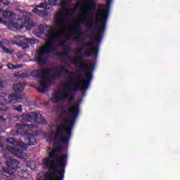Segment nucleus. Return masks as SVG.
<instances>
[{
	"label": "nucleus",
	"instance_id": "obj_41",
	"mask_svg": "<svg viewBox=\"0 0 180 180\" xmlns=\"http://www.w3.org/2000/svg\"><path fill=\"white\" fill-rule=\"evenodd\" d=\"M20 77H21L22 78H23V77H22V74L20 75Z\"/></svg>",
	"mask_w": 180,
	"mask_h": 180
},
{
	"label": "nucleus",
	"instance_id": "obj_24",
	"mask_svg": "<svg viewBox=\"0 0 180 180\" xmlns=\"http://www.w3.org/2000/svg\"><path fill=\"white\" fill-rule=\"evenodd\" d=\"M1 49L4 53H6V54H13V51H9V49L5 46H2Z\"/></svg>",
	"mask_w": 180,
	"mask_h": 180
},
{
	"label": "nucleus",
	"instance_id": "obj_17",
	"mask_svg": "<svg viewBox=\"0 0 180 180\" xmlns=\"http://www.w3.org/2000/svg\"><path fill=\"white\" fill-rule=\"evenodd\" d=\"M6 148L8 151H12L14 155H15L16 157H20V155H22V153H20L19 149H15L13 147L11 146H7Z\"/></svg>",
	"mask_w": 180,
	"mask_h": 180
},
{
	"label": "nucleus",
	"instance_id": "obj_10",
	"mask_svg": "<svg viewBox=\"0 0 180 180\" xmlns=\"http://www.w3.org/2000/svg\"><path fill=\"white\" fill-rule=\"evenodd\" d=\"M73 34H76L75 41L77 44H82V40L85 37V33L82 32L81 25L78 24L73 31Z\"/></svg>",
	"mask_w": 180,
	"mask_h": 180
},
{
	"label": "nucleus",
	"instance_id": "obj_30",
	"mask_svg": "<svg viewBox=\"0 0 180 180\" xmlns=\"http://www.w3.org/2000/svg\"><path fill=\"white\" fill-rule=\"evenodd\" d=\"M22 178H27V176H29V173H27V172L23 171L22 172Z\"/></svg>",
	"mask_w": 180,
	"mask_h": 180
},
{
	"label": "nucleus",
	"instance_id": "obj_34",
	"mask_svg": "<svg viewBox=\"0 0 180 180\" xmlns=\"http://www.w3.org/2000/svg\"><path fill=\"white\" fill-rule=\"evenodd\" d=\"M14 39H22V36H20V35L15 36Z\"/></svg>",
	"mask_w": 180,
	"mask_h": 180
},
{
	"label": "nucleus",
	"instance_id": "obj_16",
	"mask_svg": "<svg viewBox=\"0 0 180 180\" xmlns=\"http://www.w3.org/2000/svg\"><path fill=\"white\" fill-rule=\"evenodd\" d=\"M73 0H59V4L60 5L61 9L65 11V7L68 6L69 4H71Z\"/></svg>",
	"mask_w": 180,
	"mask_h": 180
},
{
	"label": "nucleus",
	"instance_id": "obj_37",
	"mask_svg": "<svg viewBox=\"0 0 180 180\" xmlns=\"http://www.w3.org/2000/svg\"><path fill=\"white\" fill-rule=\"evenodd\" d=\"M2 68H4V65H2L0 63V70H2Z\"/></svg>",
	"mask_w": 180,
	"mask_h": 180
},
{
	"label": "nucleus",
	"instance_id": "obj_44",
	"mask_svg": "<svg viewBox=\"0 0 180 180\" xmlns=\"http://www.w3.org/2000/svg\"><path fill=\"white\" fill-rule=\"evenodd\" d=\"M38 180H40V179H38Z\"/></svg>",
	"mask_w": 180,
	"mask_h": 180
},
{
	"label": "nucleus",
	"instance_id": "obj_13",
	"mask_svg": "<svg viewBox=\"0 0 180 180\" xmlns=\"http://www.w3.org/2000/svg\"><path fill=\"white\" fill-rule=\"evenodd\" d=\"M99 53V49L98 48L92 46L91 50H88L84 52V57H98Z\"/></svg>",
	"mask_w": 180,
	"mask_h": 180
},
{
	"label": "nucleus",
	"instance_id": "obj_38",
	"mask_svg": "<svg viewBox=\"0 0 180 180\" xmlns=\"http://www.w3.org/2000/svg\"><path fill=\"white\" fill-rule=\"evenodd\" d=\"M0 23H2V18H0Z\"/></svg>",
	"mask_w": 180,
	"mask_h": 180
},
{
	"label": "nucleus",
	"instance_id": "obj_5",
	"mask_svg": "<svg viewBox=\"0 0 180 180\" xmlns=\"http://www.w3.org/2000/svg\"><path fill=\"white\" fill-rule=\"evenodd\" d=\"M67 67H68V65H61L59 68V70L55 74L51 73L54 72L51 68H39L32 71L31 75H32L34 78L39 79L41 88H39L38 91L41 94H44L46 90L48 89V88H50V81H51V79H57L60 78V76L64 74V71Z\"/></svg>",
	"mask_w": 180,
	"mask_h": 180
},
{
	"label": "nucleus",
	"instance_id": "obj_12",
	"mask_svg": "<svg viewBox=\"0 0 180 180\" xmlns=\"http://www.w3.org/2000/svg\"><path fill=\"white\" fill-rule=\"evenodd\" d=\"M30 116V119L31 122H34V123H37V124H47V120L46 119L42 118L41 116L39 118V114L37 112H32L28 114Z\"/></svg>",
	"mask_w": 180,
	"mask_h": 180
},
{
	"label": "nucleus",
	"instance_id": "obj_33",
	"mask_svg": "<svg viewBox=\"0 0 180 180\" xmlns=\"http://www.w3.org/2000/svg\"><path fill=\"white\" fill-rule=\"evenodd\" d=\"M66 44H67V42L64 41L62 43H60V46H61V47H64L66 46Z\"/></svg>",
	"mask_w": 180,
	"mask_h": 180
},
{
	"label": "nucleus",
	"instance_id": "obj_18",
	"mask_svg": "<svg viewBox=\"0 0 180 180\" xmlns=\"http://www.w3.org/2000/svg\"><path fill=\"white\" fill-rule=\"evenodd\" d=\"M13 15L14 13L12 11H6L3 12V18H4V19H10Z\"/></svg>",
	"mask_w": 180,
	"mask_h": 180
},
{
	"label": "nucleus",
	"instance_id": "obj_1",
	"mask_svg": "<svg viewBox=\"0 0 180 180\" xmlns=\"http://www.w3.org/2000/svg\"><path fill=\"white\" fill-rule=\"evenodd\" d=\"M80 103L81 100L68 109L69 114L68 117H65L61 120V124L58 126L55 132L53 140L58 141L55 144L62 143L65 146L59 145L57 148H53L52 150L49 153L48 157L42 160L44 167L48 168V171L56 172L58 175L65 174L68 155L64 154L59 158L58 153H61L63 150H65L68 147V143L72 135V129H74L77 119L79 115Z\"/></svg>",
	"mask_w": 180,
	"mask_h": 180
},
{
	"label": "nucleus",
	"instance_id": "obj_2",
	"mask_svg": "<svg viewBox=\"0 0 180 180\" xmlns=\"http://www.w3.org/2000/svg\"><path fill=\"white\" fill-rule=\"evenodd\" d=\"M72 51L71 46H67L62 53H56V56L60 58L63 57H67L66 60L70 61L71 64L77 65V64H82L79 66L77 72H84L86 74L84 75L86 81L84 82L77 80V84H74V78H68L69 86L65 84H63L62 86L65 88L63 94H61V90H58L55 95V98H52L53 103H58V101H67L68 99V92L69 94H73V92H77L78 91H85L88 88H89V84L91 81H92V72L95 70V65L94 63H84L85 60L82 56L79 55L76 58H72L70 56V53Z\"/></svg>",
	"mask_w": 180,
	"mask_h": 180
},
{
	"label": "nucleus",
	"instance_id": "obj_43",
	"mask_svg": "<svg viewBox=\"0 0 180 180\" xmlns=\"http://www.w3.org/2000/svg\"><path fill=\"white\" fill-rule=\"evenodd\" d=\"M32 1H36V0H32Z\"/></svg>",
	"mask_w": 180,
	"mask_h": 180
},
{
	"label": "nucleus",
	"instance_id": "obj_3",
	"mask_svg": "<svg viewBox=\"0 0 180 180\" xmlns=\"http://www.w3.org/2000/svg\"><path fill=\"white\" fill-rule=\"evenodd\" d=\"M67 20H68V14L60 11L55 16L54 21L56 26L60 29L59 32L54 31V27L51 26H39V33L46 36L47 41L35 53L34 62L37 63L39 67H43V65L47 64V58L45 56L46 54H51L57 50L54 44L65 34V27L68 25Z\"/></svg>",
	"mask_w": 180,
	"mask_h": 180
},
{
	"label": "nucleus",
	"instance_id": "obj_6",
	"mask_svg": "<svg viewBox=\"0 0 180 180\" xmlns=\"http://www.w3.org/2000/svg\"><path fill=\"white\" fill-rule=\"evenodd\" d=\"M18 134H21L25 139V143L22 141H16V139L13 138L7 139V143L11 144L12 146H18V147H21L24 151L27 150V146H37V140L36 139V136L27 131H24L23 127L18 128L17 129Z\"/></svg>",
	"mask_w": 180,
	"mask_h": 180
},
{
	"label": "nucleus",
	"instance_id": "obj_21",
	"mask_svg": "<svg viewBox=\"0 0 180 180\" xmlns=\"http://www.w3.org/2000/svg\"><path fill=\"white\" fill-rule=\"evenodd\" d=\"M23 105H18V106H13V110L14 112H18V113H22L23 112Z\"/></svg>",
	"mask_w": 180,
	"mask_h": 180
},
{
	"label": "nucleus",
	"instance_id": "obj_23",
	"mask_svg": "<svg viewBox=\"0 0 180 180\" xmlns=\"http://www.w3.org/2000/svg\"><path fill=\"white\" fill-rule=\"evenodd\" d=\"M63 74H65V75H68L69 77H74L75 75V73L70 71L68 69H65Z\"/></svg>",
	"mask_w": 180,
	"mask_h": 180
},
{
	"label": "nucleus",
	"instance_id": "obj_29",
	"mask_svg": "<svg viewBox=\"0 0 180 180\" xmlns=\"http://www.w3.org/2000/svg\"><path fill=\"white\" fill-rule=\"evenodd\" d=\"M67 99H68L69 102L71 103L74 101V99H75V96H72L69 97L68 93V98Z\"/></svg>",
	"mask_w": 180,
	"mask_h": 180
},
{
	"label": "nucleus",
	"instance_id": "obj_25",
	"mask_svg": "<svg viewBox=\"0 0 180 180\" xmlns=\"http://www.w3.org/2000/svg\"><path fill=\"white\" fill-rule=\"evenodd\" d=\"M23 127H27L28 129H36V124H23Z\"/></svg>",
	"mask_w": 180,
	"mask_h": 180
},
{
	"label": "nucleus",
	"instance_id": "obj_8",
	"mask_svg": "<svg viewBox=\"0 0 180 180\" xmlns=\"http://www.w3.org/2000/svg\"><path fill=\"white\" fill-rule=\"evenodd\" d=\"M57 4L59 5V0H48V4L41 2L40 4L35 6L32 13L41 17L47 16L49 15L47 10L50 9L49 5L56 6Z\"/></svg>",
	"mask_w": 180,
	"mask_h": 180
},
{
	"label": "nucleus",
	"instance_id": "obj_32",
	"mask_svg": "<svg viewBox=\"0 0 180 180\" xmlns=\"http://www.w3.org/2000/svg\"><path fill=\"white\" fill-rule=\"evenodd\" d=\"M30 46L27 44H24L22 46L23 50H26V49H29Z\"/></svg>",
	"mask_w": 180,
	"mask_h": 180
},
{
	"label": "nucleus",
	"instance_id": "obj_26",
	"mask_svg": "<svg viewBox=\"0 0 180 180\" xmlns=\"http://www.w3.org/2000/svg\"><path fill=\"white\" fill-rule=\"evenodd\" d=\"M25 41H27V43H29V44H36V40L32 38L26 39Z\"/></svg>",
	"mask_w": 180,
	"mask_h": 180
},
{
	"label": "nucleus",
	"instance_id": "obj_4",
	"mask_svg": "<svg viewBox=\"0 0 180 180\" xmlns=\"http://www.w3.org/2000/svg\"><path fill=\"white\" fill-rule=\"evenodd\" d=\"M94 15L95 14L92 12L84 11L79 20V23L82 25L86 23V27L89 30L92 29L94 25H95L96 29H98V33L97 34L92 35L91 39L97 40V43L99 44L102 40V33H105L106 29L109 11L102 8L98 9L97 11V21H94V18H92Z\"/></svg>",
	"mask_w": 180,
	"mask_h": 180
},
{
	"label": "nucleus",
	"instance_id": "obj_42",
	"mask_svg": "<svg viewBox=\"0 0 180 180\" xmlns=\"http://www.w3.org/2000/svg\"><path fill=\"white\" fill-rule=\"evenodd\" d=\"M6 5H8V4H6Z\"/></svg>",
	"mask_w": 180,
	"mask_h": 180
},
{
	"label": "nucleus",
	"instance_id": "obj_28",
	"mask_svg": "<svg viewBox=\"0 0 180 180\" xmlns=\"http://www.w3.org/2000/svg\"><path fill=\"white\" fill-rule=\"evenodd\" d=\"M13 27L18 30H22V29H23V25H18V24H14Z\"/></svg>",
	"mask_w": 180,
	"mask_h": 180
},
{
	"label": "nucleus",
	"instance_id": "obj_15",
	"mask_svg": "<svg viewBox=\"0 0 180 180\" xmlns=\"http://www.w3.org/2000/svg\"><path fill=\"white\" fill-rule=\"evenodd\" d=\"M96 43V42L95 41H91L87 43H84L83 46L78 49L77 52V56L78 54H81L82 53H83L84 49H85V47H92V46H94Z\"/></svg>",
	"mask_w": 180,
	"mask_h": 180
},
{
	"label": "nucleus",
	"instance_id": "obj_40",
	"mask_svg": "<svg viewBox=\"0 0 180 180\" xmlns=\"http://www.w3.org/2000/svg\"><path fill=\"white\" fill-rule=\"evenodd\" d=\"M1 119H2V116L0 115V120H1Z\"/></svg>",
	"mask_w": 180,
	"mask_h": 180
},
{
	"label": "nucleus",
	"instance_id": "obj_11",
	"mask_svg": "<svg viewBox=\"0 0 180 180\" xmlns=\"http://www.w3.org/2000/svg\"><path fill=\"white\" fill-rule=\"evenodd\" d=\"M44 180H64V174H58V173L48 170L44 174Z\"/></svg>",
	"mask_w": 180,
	"mask_h": 180
},
{
	"label": "nucleus",
	"instance_id": "obj_20",
	"mask_svg": "<svg viewBox=\"0 0 180 180\" xmlns=\"http://www.w3.org/2000/svg\"><path fill=\"white\" fill-rule=\"evenodd\" d=\"M1 101L2 102H0V113L1 112H6V110H8L6 104L4 103V98H2Z\"/></svg>",
	"mask_w": 180,
	"mask_h": 180
},
{
	"label": "nucleus",
	"instance_id": "obj_22",
	"mask_svg": "<svg viewBox=\"0 0 180 180\" xmlns=\"http://www.w3.org/2000/svg\"><path fill=\"white\" fill-rule=\"evenodd\" d=\"M87 11H91V12H95L96 11V6L95 4L91 1L89 3V6H87Z\"/></svg>",
	"mask_w": 180,
	"mask_h": 180
},
{
	"label": "nucleus",
	"instance_id": "obj_19",
	"mask_svg": "<svg viewBox=\"0 0 180 180\" xmlns=\"http://www.w3.org/2000/svg\"><path fill=\"white\" fill-rule=\"evenodd\" d=\"M7 67H8V70H18V68H22V67H23V65H15L12 63H8L7 65Z\"/></svg>",
	"mask_w": 180,
	"mask_h": 180
},
{
	"label": "nucleus",
	"instance_id": "obj_9",
	"mask_svg": "<svg viewBox=\"0 0 180 180\" xmlns=\"http://www.w3.org/2000/svg\"><path fill=\"white\" fill-rule=\"evenodd\" d=\"M6 168L3 167L2 171L8 175H15L16 170L20 168V162L16 159H9L6 162Z\"/></svg>",
	"mask_w": 180,
	"mask_h": 180
},
{
	"label": "nucleus",
	"instance_id": "obj_27",
	"mask_svg": "<svg viewBox=\"0 0 180 180\" xmlns=\"http://www.w3.org/2000/svg\"><path fill=\"white\" fill-rule=\"evenodd\" d=\"M13 175L14 174H5V177H4V179L6 180H13Z\"/></svg>",
	"mask_w": 180,
	"mask_h": 180
},
{
	"label": "nucleus",
	"instance_id": "obj_39",
	"mask_svg": "<svg viewBox=\"0 0 180 180\" xmlns=\"http://www.w3.org/2000/svg\"><path fill=\"white\" fill-rule=\"evenodd\" d=\"M1 167H2V163H1V162H0V168H1Z\"/></svg>",
	"mask_w": 180,
	"mask_h": 180
},
{
	"label": "nucleus",
	"instance_id": "obj_7",
	"mask_svg": "<svg viewBox=\"0 0 180 180\" xmlns=\"http://www.w3.org/2000/svg\"><path fill=\"white\" fill-rule=\"evenodd\" d=\"M13 91L15 93L10 94L9 96L3 97L4 103L6 105L11 103H21L23 102V97H22L21 94H18V92H22L23 89H25V85L20 84H15L13 86Z\"/></svg>",
	"mask_w": 180,
	"mask_h": 180
},
{
	"label": "nucleus",
	"instance_id": "obj_31",
	"mask_svg": "<svg viewBox=\"0 0 180 180\" xmlns=\"http://www.w3.org/2000/svg\"><path fill=\"white\" fill-rule=\"evenodd\" d=\"M106 5L109 9L110 8V5H112V0H106Z\"/></svg>",
	"mask_w": 180,
	"mask_h": 180
},
{
	"label": "nucleus",
	"instance_id": "obj_35",
	"mask_svg": "<svg viewBox=\"0 0 180 180\" xmlns=\"http://www.w3.org/2000/svg\"><path fill=\"white\" fill-rule=\"evenodd\" d=\"M62 113L63 115H67L68 113V112H67V110H62Z\"/></svg>",
	"mask_w": 180,
	"mask_h": 180
},
{
	"label": "nucleus",
	"instance_id": "obj_36",
	"mask_svg": "<svg viewBox=\"0 0 180 180\" xmlns=\"http://www.w3.org/2000/svg\"><path fill=\"white\" fill-rule=\"evenodd\" d=\"M4 45L2 44V41H0V49H2V47H4Z\"/></svg>",
	"mask_w": 180,
	"mask_h": 180
},
{
	"label": "nucleus",
	"instance_id": "obj_14",
	"mask_svg": "<svg viewBox=\"0 0 180 180\" xmlns=\"http://www.w3.org/2000/svg\"><path fill=\"white\" fill-rule=\"evenodd\" d=\"M14 117L19 120V122H22V123H32L29 114H23L22 115H17Z\"/></svg>",
	"mask_w": 180,
	"mask_h": 180
}]
</instances>
